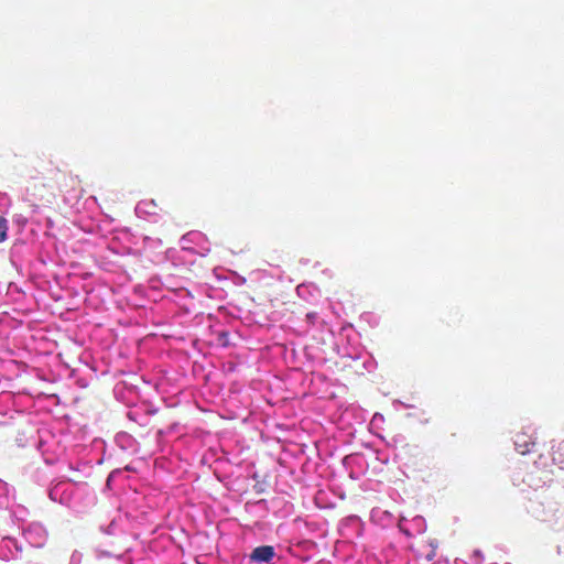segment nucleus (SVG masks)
Instances as JSON below:
<instances>
[{"mask_svg":"<svg viewBox=\"0 0 564 564\" xmlns=\"http://www.w3.org/2000/svg\"><path fill=\"white\" fill-rule=\"evenodd\" d=\"M52 185L43 182H33L26 187V200L34 207L53 204L56 198Z\"/></svg>","mask_w":564,"mask_h":564,"instance_id":"nucleus-1","label":"nucleus"},{"mask_svg":"<svg viewBox=\"0 0 564 564\" xmlns=\"http://www.w3.org/2000/svg\"><path fill=\"white\" fill-rule=\"evenodd\" d=\"M275 555L274 547L271 545H261L256 547L250 554V561L256 563H269Z\"/></svg>","mask_w":564,"mask_h":564,"instance_id":"nucleus-2","label":"nucleus"},{"mask_svg":"<svg viewBox=\"0 0 564 564\" xmlns=\"http://www.w3.org/2000/svg\"><path fill=\"white\" fill-rule=\"evenodd\" d=\"M514 446L521 455H525L532 451L535 446V442L527 433L520 432L514 436Z\"/></svg>","mask_w":564,"mask_h":564,"instance_id":"nucleus-3","label":"nucleus"},{"mask_svg":"<svg viewBox=\"0 0 564 564\" xmlns=\"http://www.w3.org/2000/svg\"><path fill=\"white\" fill-rule=\"evenodd\" d=\"M553 460L556 464L564 465V441L554 446Z\"/></svg>","mask_w":564,"mask_h":564,"instance_id":"nucleus-4","label":"nucleus"},{"mask_svg":"<svg viewBox=\"0 0 564 564\" xmlns=\"http://www.w3.org/2000/svg\"><path fill=\"white\" fill-rule=\"evenodd\" d=\"M421 547H422V549H425V547H426V551H425V552H422V553H421V556H424V558H425L427 562L432 561V560L435 557V555H436V547H437V545H436V544H434L433 542H430L427 545L422 544V546H421Z\"/></svg>","mask_w":564,"mask_h":564,"instance_id":"nucleus-5","label":"nucleus"},{"mask_svg":"<svg viewBox=\"0 0 564 564\" xmlns=\"http://www.w3.org/2000/svg\"><path fill=\"white\" fill-rule=\"evenodd\" d=\"M8 224L4 217L0 216V242L7 239Z\"/></svg>","mask_w":564,"mask_h":564,"instance_id":"nucleus-6","label":"nucleus"},{"mask_svg":"<svg viewBox=\"0 0 564 564\" xmlns=\"http://www.w3.org/2000/svg\"><path fill=\"white\" fill-rule=\"evenodd\" d=\"M58 174L62 175V177L65 180V181H70L72 185H68V184H65V186H62L63 188L65 189H70L72 187H74L75 183H76V177L74 176H70V175H66L65 173H62L59 170H58Z\"/></svg>","mask_w":564,"mask_h":564,"instance_id":"nucleus-7","label":"nucleus"},{"mask_svg":"<svg viewBox=\"0 0 564 564\" xmlns=\"http://www.w3.org/2000/svg\"><path fill=\"white\" fill-rule=\"evenodd\" d=\"M307 317H308V318H314V317H315V313H310V314H307Z\"/></svg>","mask_w":564,"mask_h":564,"instance_id":"nucleus-8","label":"nucleus"},{"mask_svg":"<svg viewBox=\"0 0 564 564\" xmlns=\"http://www.w3.org/2000/svg\"><path fill=\"white\" fill-rule=\"evenodd\" d=\"M53 181H54V183L56 184V182H57V178H56V176H55V177L53 178Z\"/></svg>","mask_w":564,"mask_h":564,"instance_id":"nucleus-9","label":"nucleus"}]
</instances>
